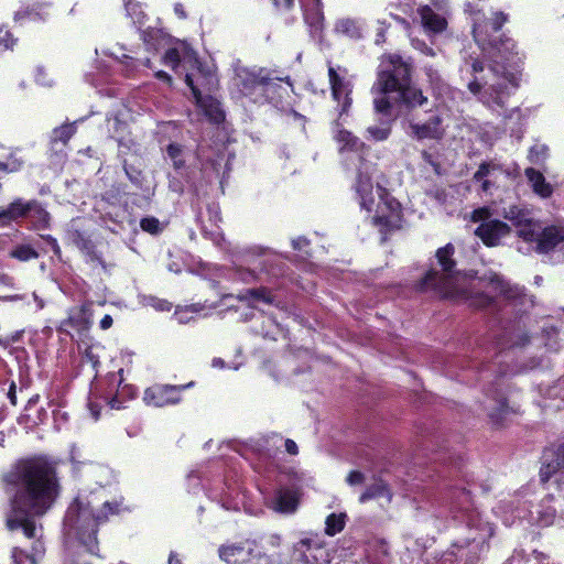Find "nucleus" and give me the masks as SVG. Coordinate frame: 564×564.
I'll return each mask as SVG.
<instances>
[{"mask_svg":"<svg viewBox=\"0 0 564 564\" xmlns=\"http://www.w3.org/2000/svg\"><path fill=\"white\" fill-rule=\"evenodd\" d=\"M466 11L473 17L474 39L488 63L485 64L478 56H464L459 67L460 79L481 105L499 116L505 115L510 97L520 86L522 64V57L512 39H494V34L500 31L508 17L503 12H495L487 20L470 3Z\"/></svg>","mask_w":564,"mask_h":564,"instance_id":"obj_1","label":"nucleus"},{"mask_svg":"<svg viewBox=\"0 0 564 564\" xmlns=\"http://www.w3.org/2000/svg\"><path fill=\"white\" fill-rule=\"evenodd\" d=\"M9 496L6 522L9 530H22L28 539H34L32 552L13 549V564H36L44 555L43 528L36 518L44 516L59 494L56 467L44 456L18 462L3 477Z\"/></svg>","mask_w":564,"mask_h":564,"instance_id":"obj_2","label":"nucleus"},{"mask_svg":"<svg viewBox=\"0 0 564 564\" xmlns=\"http://www.w3.org/2000/svg\"><path fill=\"white\" fill-rule=\"evenodd\" d=\"M89 474L99 487L83 490L67 508L63 535L67 552V564H93L98 556V525L111 514L120 511V503L108 499L106 487L112 482V471L107 466L90 465Z\"/></svg>","mask_w":564,"mask_h":564,"instance_id":"obj_3","label":"nucleus"},{"mask_svg":"<svg viewBox=\"0 0 564 564\" xmlns=\"http://www.w3.org/2000/svg\"><path fill=\"white\" fill-rule=\"evenodd\" d=\"M453 245L448 243L436 252L441 271L431 269L419 284L421 291L433 290L442 297L464 301L470 306L486 307L492 303H505L519 312L525 311L531 299L518 285H510L498 274L467 280L454 271Z\"/></svg>","mask_w":564,"mask_h":564,"instance_id":"obj_4","label":"nucleus"},{"mask_svg":"<svg viewBox=\"0 0 564 564\" xmlns=\"http://www.w3.org/2000/svg\"><path fill=\"white\" fill-rule=\"evenodd\" d=\"M334 133L346 167L356 170L352 189L360 208L372 214L371 223L381 232L399 229L402 224L401 205L378 182L373 189L372 174L376 169L366 160L369 148L351 132L340 128L338 121L335 123Z\"/></svg>","mask_w":564,"mask_h":564,"instance_id":"obj_5","label":"nucleus"},{"mask_svg":"<svg viewBox=\"0 0 564 564\" xmlns=\"http://www.w3.org/2000/svg\"><path fill=\"white\" fill-rule=\"evenodd\" d=\"M411 68L410 65L398 55L382 57L378 78L372 89L381 96L373 100L375 109L378 113L391 117L394 102H402L408 108L424 106L427 98L422 91L410 85Z\"/></svg>","mask_w":564,"mask_h":564,"instance_id":"obj_6","label":"nucleus"},{"mask_svg":"<svg viewBox=\"0 0 564 564\" xmlns=\"http://www.w3.org/2000/svg\"><path fill=\"white\" fill-rule=\"evenodd\" d=\"M426 75L434 86V90L437 94V98L442 100L436 106L435 110L430 115L429 119L422 123L410 122V134L417 140L432 139L440 140L443 138L447 124L448 116L444 111V108H451L447 105L444 95L460 94L459 91L453 90L446 85L440 77L438 73L432 68H426Z\"/></svg>","mask_w":564,"mask_h":564,"instance_id":"obj_7","label":"nucleus"},{"mask_svg":"<svg viewBox=\"0 0 564 564\" xmlns=\"http://www.w3.org/2000/svg\"><path fill=\"white\" fill-rule=\"evenodd\" d=\"M21 218H30L37 229L46 228L48 225V213L36 202L15 199L7 207H0V228L10 226Z\"/></svg>","mask_w":564,"mask_h":564,"instance_id":"obj_8","label":"nucleus"},{"mask_svg":"<svg viewBox=\"0 0 564 564\" xmlns=\"http://www.w3.org/2000/svg\"><path fill=\"white\" fill-rule=\"evenodd\" d=\"M564 243V226L562 225H546L543 226L541 221L535 225L534 234L531 239H525L522 245H519L520 252H536L546 254L556 250Z\"/></svg>","mask_w":564,"mask_h":564,"instance_id":"obj_9","label":"nucleus"},{"mask_svg":"<svg viewBox=\"0 0 564 564\" xmlns=\"http://www.w3.org/2000/svg\"><path fill=\"white\" fill-rule=\"evenodd\" d=\"M490 210L487 207L477 208L471 214L474 223H480L475 230V235L479 237L488 247L498 246L500 240L507 237L511 229L509 225L499 220L491 219Z\"/></svg>","mask_w":564,"mask_h":564,"instance_id":"obj_10","label":"nucleus"},{"mask_svg":"<svg viewBox=\"0 0 564 564\" xmlns=\"http://www.w3.org/2000/svg\"><path fill=\"white\" fill-rule=\"evenodd\" d=\"M194 381L186 384H154L145 389L143 401L149 406L163 408L174 405L181 402V393L186 389L194 387Z\"/></svg>","mask_w":564,"mask_h":564,"instance_id":"obj_11","label":"nucleus"},{"mask_svg":"<svg viewBox=\"0 0 564 564\" xmlns=\"http://www.w3.org/2000/svg\"><path fill=\"white\" fill-rule=\"evenodd\" d=\"M464 521L470 531H476L475 535L468 536L465 541L455 543L454 546L464 547L473 545L474 550L482 551L486 541L492 535L494 529L489 522L481 519V514L476 509H466L462 514Z\"/></svg>","mask_w":564,"mask_h":564,"instance_id":"obj_12","label":"nucleus"},{"mask_svg":"<svg viewBox=\"0 0 564 564\" xmlns=\"http://www.w3.org/2000/svg\"><path fill=\"white\" fill-rule=\"evenodd\" d=\"M502 216L517 228V235L521 239V243L533 237L534 227L539 220L534 218L531 208L524 205H510L503 208Z\"/></svg>","mask_w":564,"mask_h":564,"instance_id":"obj_13","label":"nucleus"},{"mask_svg":"<svg viewBox=\"0 0 564 564\" xmlns=\"http://www.w3.org/2000/svg\"><path fill=\"white\" fill-rule=\"evenodd\" d=\"M329 84L333 99L338 104V120L348 112L351 106V83L346 77L339 75L333 66L328 67Z\"/></svg>","mask_w":564,"mask_h":564,"instance_id":"obj_14","label":"nucleus"},{"mask_svg":"<svg viewBox=\"0 0 564 564\" xmlns=\"http://www.w3.org/2000/svg\"><path fill=\"white\" fill-rule=\"evenodd\" d=\"M185 83L191 88L195 101L204 115L215 123L221 122L225 115L219 101L210 96H203L192 74H185Z\"/></svg>","mask_w":564,"mask_h":564,"instance_id":"obj_15","label":"nucleus"},{"mask_svg":"<svg viewBox=\"0 0 564 564\" xmlns=\"http://www.w3.org/2000/svg\"><path fill=\"white\" fill-rule=\"evenodd\" d=\"M417 12L422 26L427 34H441L447 29L449 11L436 10L429 4H424L420 6Z\"/></svg>","mask_w":564,"mask_h":564,"instance_id":"obj_16","label":"nucleus"},{"mask_svg":"<svg viewBox=\"0 0 564 564\" xmlns=\"http://www.w3.org/2000/svg\"><path fill=\"white\" fill-rule=\"evenodd\" d=\"M181 67L186 74H194L189 70H196L199 77L209 86V89L217 83L215 75L210 69L206 68L198 59L196 52L185 42H182Z\"/></svg>","mask_w":564,"mask_h":564,"instance_id":"obj_17","label":"nucleus"},{"mask_svg":"<svg viewBox=\"0 0 564 564\" xmlns=\"http://www.w3.org/2000/svg\"><path fill=\"white\" fill-rule=\"evenodd\" d=\"M540 470L541 481L545 482L555 474L564 469V441L557 445L546 448L542 457Z\"/></svg>","mask_w":564,"mask_h":564,"instance_id":"obj_18","label":"nucleus"},{"mask_svg":"<svg viewBox=\"0 0 564 564\" xmlns=\"http://www.w3.org/2000/svg\"><path fill=\"white\" fill-rule=\"evenodd\" d=\"M304 21L312 35L318 34L324 26V13L321 0H300Z\"/></svg>","mask_w":564,"mask_h":564,"instance_id":"obj_19","label":"nucleus"},{"mask_svg":"<svg viewBox=\"0 0 564 564\" xmlns=\"http://www.w3.org/2000/svg\"><path fill=\"white\" fill-rule=\"evenodd\" d=\"M485 409L490 420L497 425L502 424L506 415L511 410L506 402L505 395L498 390H495L487 397Z\"/></svg>","mask_w":564,"mask_h":564,"instance_id":"obj_20","label":"nucleus"},{"mask_svg":"<svg viewBox=\"0 0 564 564\" xmlns=\"http://www.w3.org/2000/svg\"><path fill=\"white\" fill-rule=\"evenodd\" d=\"M252 547L248 543H228L219 547V557L227 564H243L251 555Z\"/></svg>","mask_w":564,"mask_h":564,"instance_id":"obj_21","label":"nucleus"},{"mask_svg":"<svg viewBox=\"0 0 564 564\" xmlns=\"http://www.w3.org/2000/svg\"><path fill=\"white\" fill-rule=\"evenodd\" d=\"M270 506L276 512L293 513L299 506L297 492L291 489H280L274 494Z\"/></svg>","mask_w":564,"mask_h":564,"instance_id":"obj_22","label":"nucleus"},{"mask_svg":"<svg viewBox=\"0 0 564 564\" xmlns=\"http://www.w3.org/2000/svg\"><path fill=\"white\" fill-rule=\"evenodd\" d=\"M524 175L528 178L533 193L539 197L546 199L553 195V186L546 182L544 175L540 171L533 167H527L524 170Z\"/></svg>","mask_w":564,"mask_h":564,"instance_id":"obj_23","label":"nucleus"},{"mask_svg":"<svg viewBox=\"0 0 564 564\" xmlns=\"http://www.w3.org/2000/svg\"><path fill=\"white\" fill-rule=\"evenodd\" d=\"M259 76V70L249 68H237L232 79V86L239 93L240 97L246 98L248 91L252 90Z\"/></svg>","mask_w":564,"mask_h":564,"instance_id":"obj_24","label":"nucleus"},{"mask_svg":"<svg viewBox=\"0 0 564 564\" xmlns=\"http://www.w3.org/2000/svg\"><path fill=\"white\" fill-rule=\"evenodd\" d=\"M237 297L254 308H260L261 304L274 303L273 295L267 289H248L239 293Z\"/></svg>","mask_w":564,"mask_h":564,"instance_id":"obj_25","label":"nucleus"},{"mask_svg":"<svg viewBox=\"0 0 564 564\" xmlns=\"http://www.w3.org/2000/svg\"><path fill=\"white\" fill-rule=\"evenodd\" d=\"M74 242L86 254L87 261L100 265L105 271L108 270V264L104 261L101 254L95 249V246L89 239L85 238L82 234L76 232Z\"/></svg>","mask_w":564,"mask_h":564,"instance_id":"obj_26","label":"nucleus"},{"mask_svg":"<svg viewBox=\"0 0 564 564\" xmlns=\"http://www.w3.org/2000/svg\"><path fill=\"white\" fill-rule=\"evenodd\" d=\"M391 492L382 480H377L368 486L365 492L360 496L359 501L366 502L371 499H384L387 503L391 501Z\"/></svg>","mask_w":564,"mask_h":564,"instance_id":"obj_27","label":"nucleus"},{"mask_svg":"<svg viewBox=\"0 0 564 564\" xmlns=\"http://www.w3.org/2000/svg\"><path fill=\"white\" fill-rule=\"evenodd\" d=\"M392 121L393 120L391 118H389V119L380 120L379 123L369 126L366 129L365 138L367 140H371V141H376V142L387 140L391 133Z\"/></svg>","mask_w":564,"mask_h":564,"instance_id":"obj_28","label":"nucleus"},{"mask_svg":"<svg viewBox=\"0 0 564 564\" xmlns=\"http://www.w3.org/2000/svg\"><path fill=\"white\" fill-rule=\"evenodd\" d=\"M22 160L9 148L0 147V172L12 173L22 167Z\"/></svg>","mask_w":564,"mask_h":564,"instance_id":"obj_29","label":"nucleus"},{"mask_svg":"<svg viewBox=\"0 0 564 564\" xmlns=\"http://www.w3.org/2000/svg\"><path fill=\"white\" fill-rule=\"evenodd\" d=\"M267 77L268 74L263 69H259V76L256 82V86L252 90L248 91V96L246 97L253 104L263 105L265 104V90H270V87H267Z\"/></svg>","mask_w":564,"mask_h":564,"instance_id":"obj_30","label":"nucleus"},{"mask_svg":"<svg viewBox=\"0 0 564 564\" xmlns=\"http://www.w3.org/2000/svg\"><path fill=\"white\" fill-rule=\"evenodd\" d=\"M75 124L76 122L62 124L52 131L51 143L53 148H56L58 144L66 145L76 131Z\"/></svg>","mask_w":564,"mask_h":564,"instance_id":"obj_31","label":"nucleus"},{"mask_svg":"<svg viewBox=\"0 0 564 564\" xmlns=\"http://www.w3.org/2000/svg\"><path fill=\"white\" fill-rule=\"evenodd\" d=\"M101 402L93 400V398L88 401V409L94 421L99 419L100 409L102 408V403L108 404L111 409H120V402L118 401V397L110 398L109 395L100 397Z\"/></svg>","mask_w":564,"mask_h":564,"instance_id":"obj_32","label":"nucleus"},{"mask_svg":"<svg viewBox=\"0 0 564 564\" xmlns=\"http://www.w3.org/2000/svg\"><path fill=\"white\" fill-rule=\"evenodd\" d=\"M345 524V513H330L325 521V533L329 536H334L344 530Z\"/></svg>","mask_w":564,"mask_h":564,"instance_id":"obj_33","label":"nucleus"},{"mask_svg":"<svg viewBox=\"0 0 564 564\" xmlns=\"http://www.w3.org/2000/svg\"><path fill=\"white\" fill-rule=\"evenodd\" d=\"M206 305L202 303H195L184 307H176L174 317L180 324L188 323L193 318V314H198L205 310Z\"/></svg>","mask_w":564,"mask_h":564,"instance_id":"obj_34","label":"nucleus"},{"mask_svg":"<svg viewBox=\"0 0 564 564\" xmlns=\"http://www.w3.org/2000/svg\"><path fill=\"white\" fill-rule=\"evenodd\" d=\"M138 302L142 306H151L158 312H167L172 308V304L170 302L154 295L139 294Z\"/></svg>","mask_w":564,"mask_h":564,"instance_id":"obj_35","label":"nucleus"},{"mask_svg":"<svg viewBox=\"0 0 564 564\" xmlns=\"http://www.w3.org/2000/svg\"><path fill=\"white\" fill-rule=\"evenodd\" d=\"M10 256L19 261H29L36 259L39 253L32 245L21 243L12 248Z\"/></svg>","mask_w":564,"mask_h":564,"instance_id":"obj_36","label":"nucleus"},{"mask_svg":"<svg viewBox=\"0 0 564 564\" xmlns=\"http://www.w3.org/2000/svg\"><path fill=\"white\" fill-rule=\"evenodd\" d=\"M497 166L492 163H482L474 175V180L481 183L484 192H488L491 187V183L487 177L491 176Z\"/></svg>","mask_w":564,"mask_h":564,"instance_id":"obj_37","label":"nucleus"},{"mask_svg":"<svg viewBox=\"0 0 564 564\" xmlns=\"http://www.w3.org/2000/svg\"><path fill=\"white\" fill-rule=\"evenodd\" d=\"M337 33L347 35L348 37L355 39L360 36V29L355 20L341 19L338 20L335 25Z\"/></svg>","mask_w":564,"mask_h":564,"instance_id":"obj_38","label":"nucleus"},{"mask_svg":"<svg viewBox=\"0 0 564 564\" xmlns=\"http://www.w3.org/2000/svg\"><path fill=\"white\" fill-rule=\"evenodd\" d=\"M163 33L155 28H148L142 32V39L148 45L149 50L156 51L162 43Z\"/></svg>","mask_w":564,"mask_h":564,"instance_id":"obj_39","label":"nucleus"},{"mask_svg":"<svg viewBox=\"0 0 564 564\" xmlns=\"http://www.w3.org/2000/svg\"><path fill=\"white\" fill-rule=\"evenodd\" d=\"M549 156V148L542 143H535L532 145L528 153V160L532 164H542Z\"/></svg>","mask_w":564,"mask_h":564,"instance_id":"obj_40","label":"nucleus"},{"mask_svg":"<svg viewBox=\"0 0 564 564\" xmlns=\"http://www.w3.org/2000/svg\"><path fill=\"white\" fill-rule=\"evenodd\" d=\"M181 54L182 43H180L176 47L170 48L165 52L163 57L164 64L171 66L174 70H177L181 67Z\"/></svg>","mask_w":564,"mask_h":564,"instance_id":"obj_41","label":"nucleus"},{"mask_svg":"<svg viewBox=\"0 0 564 564\" xmlns=\"http://www.w3.org/2000/svg\"><path fill=\"white\" fill-rule=\"evenodd\" d=\"M167 155L175 169H181L184 165L183 148L180 144L171 143L167 147Z\"/></svg>","mask_w":564,"mask_h":564,"instance_id":"obj_42","label":"nucleus"},{"mask_svg":"<svg viewBox=\"0 0 564 564\" xmlns=\"http://www.w3.org/2000/svg\"><path fill=\"white\" fill-rule=\"evenodd\" d=\"M267 87H270V90H265V102H273L280 97V90L282 89L281 85L278 83L276 78L267 77Z\"/></svg>","mask_w":564,"mask_h":564,"instance_id":"obj_43","label":"nucleus"},{"mask_svg":"<svg viewBox=\"0 0 564 564\" xmlns=\"http://www.w3.org/2000/svg\"><path fill=\"white\" fill-rule=\"evenodd\" d=\"M140 227L142 230L155 235L162 230L160 221L154 217H145L141 219Z\"/></svg>","mask_w":564,"mask_h":564,"instance_id":"obj_44","label":"nucleus"},{"mask_svg":"<svg viewBox=\"0 0 564 564\" xmlns=\"http://www.w3.org/2000/svg\"><path fill=\"white\" fill-rule=\"evenodd\" d=\"M35 83L42 87H52L54 85V79L43 67H37L35 69Z\"/></svg>","mask_w":564,"mask_h":564,"instance_id":"obj_45","label":"nucleus"},{"mask_svg":"<svg viewBox=\"0 0 564 564\" xmlns=\"http://www.w3.org/2000/svg\"><path fill=\"white\" fill-rule=\"evenodd\" d=\"M312 541L310 539H302L293 545L294 555L300 560L306 562L307 557L305 552L311 547Z\"/></svg>","mask_w":564,"mask_h":564,"instance_id":"obj_46","label":"nucleus"},{"mask_svg":"<svg viewBox=\"0 0 564 564\" xmlns=\"http://www.w3.org/2000/svg\"><path fill=\"white\" fill-rule=\"evenodd\" d=\"M109 55L113 56L116 59H118L121 64L124 65V68L122 69L127 76H130L134 69V61L132 57L121 54L118 55L116 52L108 53Z\"/></svg>","mask_w":564,"mask_h":564,"instance_id":"obj_47","label":"nucleus"},{"mask_svg":"<svg viewBox=\"0 0 564 564\" xmlns=\"http://www.w3.org/2000/svg\"><path fill=\"white\" fill-rule=\"evenodd\" d=\"M17 40L13 39L9 31L0 29V52L3 50H12Z\"/></svg>","mask_w":564,"mask_h":564,"instance_id":"obj_48","label":"nucleus"},{"mask_svg":"<svg viewBox=\"0 0 564 564\" xmlns=\"http://www.w3.org/2000/svg\"><path fill=\"white\" fill-rule=\"evenodd\" d=\"M234 276L237 280L249 283L254 279V272L250 269L237 268L234 272Z\"/></svg>","mask_w":564,"mask_h":564,"instance_id":"obj_49","label":"nucleus"},{"mask_svg":"<svg viewBox=\"0 0 564 564\" xmlns=\"http://www.w3.org/2000/svg\"><path fill=\"white\" fill-rule=\"evenodd\" d=\"M243 564H269V557L260 552L251 551V555L247 556Z\"/></svg>","mask_w":564,"mask_h":564,"instance_id":"obj_50","label":"nucleus"},{"mask_svg":"<svg viewBox=\"0 0 564 564\" xmlns=\"http://www.w3.org/2000/svg\"><path fill=\"white\" fill-rule=\"evenodd\" d=\"M412 45L416 50L421 51L425 55L434 56L435 52L432 47H430L426 43L420 40H412Z\"/></svg>","mask_w":564,"mask_h":564,"instance_id":"obj_51","label":"nucleus"},{"mask_svg":"<svg viewBox=\"0 0 564 564\" xmlns=\"http://www.w3.org/2000/svg\"><path fill=\"white\" fill-rule=\"evenodd\" d=\"M364 481V475L360 471L354 470L347 477V482L350 486L359 485Z\"/></svg>","mask_w":564,"mask_h":564,"instance_id":"obj_52","label":"nucleus"},{"mask_svg":"<svg viewBox=\"0 0 564 564\" xmlns=\"http://www.w3.org/2000/svg\"><path fill=\"white\" fill-rule=\"evenodd\" d=\"M42 238L45 240V242L51 247L52 251L56 254V256H59L61 254V249H59V246L57 243V240L47 235V236H42Z\"/></svg>","mask_w":564,"mask_h":564,"instance_id":"obj_53","label":"nucleus"},{"mask_svg":"<svg viewBox=\"0 0 564 564\" xmlns=\"http://www.w3.org/2000/svg\"><path fill=\"white\" fill-rule=\"evenodd\" d=\"M292 246L295 250L304 251L308 246V240L305 237H297L292 240Z\"/></svg>","mask_w":564,"mask_h":564,"instance_id":"obj_54","label":"nucleus"},{"mask_svg":"<svg viewBox=\"0 0 564 564\" xmlns=\"http://www.w3.org/2000/svg\"><path fill=\"white\" fill-rule=\"evenodd\" d=\"M429 6H431L433 9H436V10L449 11L447 0H430Z\"/></svg>","mask_w":564,"mask_h":564,"instance_id":"obj_55","label":"nucleus"},{"mask_svg":"<svg viewBox=\"0 0 564 564\" xmlns=\"http://www.w3.org/2000/svg\"><path fill=\"white\" fill-rule=\"evenodd\" d=\"M112 123H113V127H115V132H113L112 137L119 140L120 139V131L126 128V124L123 122L119 121L117 118L113 119Z\"/></svg>","mask_w":564,"mask_h":564,"instance_id":"obj_56","label":"nucleus"},{"mask_svg":"<svg viewBox=\"0 0 564 564\" xmlns=\"http://www.w3.org/2000/svg\"><path fill=\"white\" fill-rule=\"evenodd\" d=\"M285 451L291 455H296L299 453L297 445L292 440L285 441Z\"/></svg>","mask_w":564,"mask_h":564,"instance_id":"obj_57","label":"nucleus"},{"mask_svg":"<svg viewBox=\"0 0 564 564\" xmlns=\"http://www.w3.org/2000/svg\"><path fill=\"white\" fill-rule=\"evenodd\" d=\"M31 297L34 302L35 311H41L42 308H44V306H45L44 300L41 299L35 292L32 293Z\"/></svg>","mask_w":564,"mask_h":564,"instance_id":"obj_58","label":"nucleus"},{"mask_svg":"<svg viewBox=\"0 0 564 564\" xmlns=\"http://www.w3.org/2000/svg\"><path fill=\"white\" fill-rule=\"evenodd\" d=\"M553 518H554V512H547L545 513L544 516H541L539 518V522L541 525H549L553 522Z\"/></svg>","mask_w":564,"mask_h":564,"instance_id":"obj_59","label":"nucleus"},{"mask_svg":"<svg viewBox=\"0 0 564 564\" xmlns=\"http://www.w3.org/2000/svg\"><path fill=\"white\" fill-rule=\"evenodd\" d=\"M112 317L110 315H105L100 321V328L106 330L112 326Z\"/></svg>","mask_w":564,"mask_h":564,"instance_id":"obj_60","label":"nucleus"},{"mask_svg":"<svg viewBox=\"0 0 564 564\" xmlns=\"http://www.w3.org/2000/svg\"><path fill=\"white\" fill-rule=\"evenodd\" d=\"M154 76L159 80L165 82L169 85H171V83H172V77L164 70H158Z\"/></svg>","mask_w":564,"mask_h":564,"instance_id":"obj_61","label":"nucleus"},{"mask_svg":"<svg viewBox=\"0 0 564 564\" xmlns=\"http://www.w3.org/2000/svg\"><path fill=\"white\" fill-rule=\"evenodd\" d=\"M0 284L9 288H13L14 285L13 279L6 273H0Z\"/></svg>","mask_w":564,"mask_h":564,"instance_id":"obj_62","label":"nucleus"},{"mask_svg":"<svg viewBox=\"0 0 564 564\" xmlns=\"http://www.w3.org/2000/svg\"><path fill=\"white\" fill-rule=\"evenodd\" d=\"M15 389H17L15 383L12 381L10 384L9 391H8V398L10 400L11 404H13V405L17 404Z\"/></svg>","mask_w":564,"mask_h":564,"instance_id":"obj_63","label":"nucleus"},{"mask_svg":"<svg viewBox=\"0 0 564 564\" xmlns=\"http://www.w3.org/2000/svg\"><path fill=\"white\" fill-rule=\"evenodd\" d=\"M174 13L182 20L187 18V14L184 10V7L182 3H175L174 4Z\"/></svg>","mask_w":564,"mask_h":564,"instance_id":"obj_64","label":"nucleus"}]
</instances>
